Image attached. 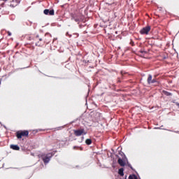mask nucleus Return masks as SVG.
<instances>
[{"mask_svg": "<svg viewBox=\"0 0 179 179\" xmlns=\"http://www.w3.org/2000/svg\"><path fill=\"white\" fill-rule=\"evenodd\" d=\"M16 136L18 139H22V138H28L29 137V131L28 130H20L16 132Z\"/></svg>", "mask_w": 179, "mask_h": 179, "instance_id": "obj_1", "label": "nucleus"}, {"mask_svg": "<svg viewBox=\"0 0 179 179\" xmlns=\"http://www.w3.org/2000/svg\"><path fill=\"white\" fill-rule=\"evenodd\" d=\"M35 45L37 47H41V45H44V41L42 37L38 35H36L34 38Z\"/></svg>", "mask_w": 179, "mask_h": 179, "instance_id": "obj_2", "label": "nucleus"}, {"mask_svg": "<svg viewBox=\"0 0 179 179\" xmlns=\"http://www.w3.org/2000/svg\"><path fill=\"white\" fill-rule=\"evenodd\" d=\"M73 132L76 136H81V135H86V134H87V132L85 131V129L74 130Z\"/></svg>", "mask_w": 179, "mask_h": 179, "instance_id": "obj_3", "label": "nucleus"}, {"mask_svg": "<svg viewBox=\"0 0 179 179\" xmlns=\"http://www.w3.org/2000/svg\"><path fill=\"white\" fill-rule=\"evenodd\" d=\"M52 156V154H51V153H49L46 155L42 156V159H43V162L45 163V164H47V163H48L50 162Z\"/></svg>", "mask_w": 179, "mask_h": 179, "instance_id": "obj_4", "label": "nucleus"}, {"mask_svg": "<svg viewBox=\"0 0 179 179\" xmlns=\"http://www.w3.org/2000/svg\"><path fill=\"white\" fill-rule=\"evenodd\" d=\"M151 27L150 26H147L145 27H143L141 31H140V33L141 34H149V31H150L151 30Z\"/></svg>", "mask_w": 179, "mask_h": 179, "instance_id": "obj_5", "label": "nucleus"}, {"mask_svg": "<svg viewBox=\"0 0 179 179\" xmlns=\"http://www.w3.org/2000/svg\"><path fill=\"white\" fill-rule=\"evenodd\" d=\"M43 44H49V43L51 42V35L50 34H45L43 37Z\"/></svg>", "mask_w": 179, "mask_h": 179, "instance_id": "obj_6", "label": "nucleus"}, {"mask_svg": "<svg viewBox=\"0 0 179 179\" xmlns=\"http://www.w3.org/2000/svg\"><path fill=\"white\" fill-rule=\"evenodd\" d=\"M147 82H148V85H152L153 83H156V82H157V80L156 78H153L152 75L150 74L147 79Z\"/></svg>", "mask_w": 179, "mask_h": 179, "instance_id": "obj_7", "label": "nucleus"}, {"mask_svg": "<svg viewBox=\"0 0 179 179\" xmlns=\"http://www.w3.org/2000/svg\"><path fill=\"white\" fill-rule=\"evenodd\" d=\"M127 157H125L124 159L119 158L117 160L118 164L121 166V167H124L125 164H127Z\"/></svg>", "mask_w": 179, "mask_h": 179, "instance_id": "obj_8", "label": "nucleus"}, {"mask_svg": "<svg viewBox=\"0 0 179 179\" xmlns=\"http://www.w3.org/2000/svg\"><path fill=\"white\" fill-rule=\"evenodd\" d=\"M45 15H50V16H54V10L45 9L43 11Z\"/></svg>", "mask_w": 179, "mask_h": 179, "instance_id": "obj_9", "label": "nucleus"}, {"mask_svg": "<svg viewBox=\"0 0 179 179\" xmlns=\"http://www.w3.org/2000/svg\"><path fill=\"white\" fill-rule=\"evenodd\" d=\"M20 3V1L19 0H13L10 4V6H12V8H15V6H17Z\"/></svg>", "mask_w": 179, "mask_h": 179, "instance_id": "obj_10", "label": "nucleus"}, {"mask_svg": "<svg viewBox=\"0 0 179 179\" xmlns=\"http://www.w3.org/2000/svg\"><path fill=\"white\" fill-rule=\"evenodd\" d=\"M72 20H75V22H80L82 17H80V15H74L72 16Z\"/></svg>", "mask_w": 179, "mask_h": 179, "instance_id": "obj_11", "label": "nucleus"}, {"mask_svg": "<svg viewBox=\"0 0 179 179\" xmlns=\"http://www.w3.org/2000/svg\"><path fill=\"white\" fill-rule=\"evenodd\" d=\"M138 54H140V57L145 58V55H146V54H148V52H146L143 50H141L140 51H138Z\"/></svg>", "mask_w": 179, "mask_h": 179, "instance_id": "obj_12", "label": "nucleus"}, {"mask_svg": "<svg viewBox=\"0 0 179 179\" xmlns=\"http://www.w3.org/2000/svg\"><path fill=\"white\" fill-rule=\"evenodd\" d=\"M10 148L13 149V150H20V147L17 145H10Z\"/></svg>", "mask_w": 179, "mask_h": 179, "instance_id": "obj_13", "label": "nucleus"}, {"mask_svg": "<svg viewBox=\"0 0 179 179\" xmlns=\"http://www.w3.org/2000/svg\"><path fill=\"white\" fill-rule=\"evenodd\" d=\"M162 93L165 94V96H173V94H171V92H169L166 90H163Z\"/></svg>", "mask_w": 179, "mask_h": 179, "instance_id": "obj_14", "label": "nucleus"}, {"mask_svg": "<svg viewBox=\"0 0 179 179\" xmlns=\"http://www.w3.org/2000/svg\"><path fill=\"white\" fill-rule=\"evenodd\" d=\"M118 173L120 174V176L123 177V176H124V168L120 169L119 171H118Z\"/></svg>", "mask_w": 179, "mask_h": 179, "instance_id": "obj_15", "label": "nucleus"}, {"mask_svg": "<svg viewBox=\"0 0 179 179\" xmlns=\"http://www.w3.org/2000/svg\"><path fill=\"white\" fill-rule=\"evenodd\" d=\"M85 143H86V145H92V139H90V138L86 139Z\"/></svg>", "mask_w": 179, "mask_h": 179, "instance_id": "obj_16", "label": "nucleus"}, {"mask_svg": "<svg viewBox=\"0 0 179 179\" xmlns=\"http://www.w3.org/2000/svg\"><path fill=\"white\" fill-rule=\"evenodd\" d=\"M129 179H138V177L136 176V175H130L129 176Z\"/></svg>", "mask_w": 179, "mask_h": 179, "instance_id": "obj_17", "label": "nucleus"}, {"mask_svg": "<svg viewBox=\"0 0 179 179\" xmlns=\"http://www.w3.org/2000/svg\"><path fill=\"white\" fill-rule=\"evenodd\" d=\"M8 36H12V33H10V31H8Z\"/></svg>", "mask_w": 179, "mask_h": 179, "instance_id": "obj_18", "label": "nucleus"}, {"mask_svg": "<svg viewBox=\"0 0 179 179\" xmlns=\"http://www.w3.org/2000/svg\"><path fill=\"white\" fill-rule=\"evenodd\" d=\"M78 148H79V147H78V146H74V147L73 148V149L74 150H76V149H78Z\"/></svg>", "mask_w": 179, "mask_h": 179, "instance_id": "obj_19", "label": "nucleus"}, {"mask_svg": "<svg viewBox=\"0 0 179 179\" xmlns=\"http://www.w3.org/2000/svg\"><path fill=\"white\" fill-rule=\"evenodd\" d=\"M130 44H131V45H134V41H131Z\"/></svg>", "mask_w": 179, "mask_h": 179, "instance_id": "obj_20", "label": "nucleus"}, {"mask_svg": "<svg viewBox=\"0 0 179 179\" xmlns=\"http://www.w3.org/2000/svg\"><path fill=\"white\" fill-rule=\"evenodd\" d=\"M176 106H178L179 107V103H176Z\"/></svg>", "mask_w": 179, "mask_h": 179, "instance_id": "obj_21", "label": "nucleus"}, {"mask_svg": "<svg viewBox=\"0 0 179 179\" xmlns=\"http://www.w3.org/2000/svg\"><path fill=\"white\" fill-rule=\"evenodd\" d=\"M123 179H127V176H125V178H123Z\"/></svg>", "mask_w": 179, "mask_h": 179, "instance_id": "obj_22", "label": "nucleus"}, {"mask_svg": "<svg viewBox=\"0 0 179 179\" xmlns=\"http://www.w3.org/2000/svg\"><path fill=\"white\" fill-rule=\"evenodd\" d=\"M80 150H82V148H80Z\"/></svg>", "mask_w": 179, "mask_h": 179, "instance_id": "obj_23", "label": "nucleus"}, {"mask_svg": "<svg viewBox=\"0 0 179 179\" xmlns=\"http://www.w3.org/2000/svg\"><path fill=\"white\" fill-rule=\"evenodd\" d=\"M1 5H3V3H2Z\"/></svg>", "mask_w": 179, "mask_h": 179, "instance_id": "obj_24", "label": "nucleus"}, {"mask_svg": "<svg viewBox=\"0 0 179 179\" xmlns=\"http://www.w3.org/2000/svg\"><path fill=\"white\" fill-rule=\"evenodd\" d=\"M4 1H6V0H4Z\"/></svg>", "mask_w": 179, "mask_h": 179, "instance_id": "obj_25", "label": "nucleus"}]
</instances>
